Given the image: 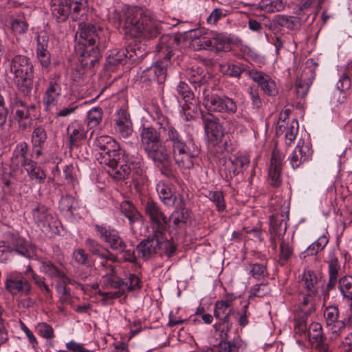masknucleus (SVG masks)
<instances>
[{"label": "nucleus", "instance_id": "obj_9", "mask_svg": "<svg viewBox=\"0 0 352 352\" xmlns=\"http://www.w3.org/2000/svg\"><path fill=\"white\" fill-rule=\"evenodd\" d=\"M32 214L35 223L45 234L52 237L60 234V222L45 206L36 207Z\"/></svg>", "mask_w": 352, "mask_h": 352}, {"label": "nucleus", "instance_id": "obj_32", "mask_svg": "<svg viewBox=\"0 0 352 352\" xmlns=\"http://www.w3.org/2000/svg\"><path fill=\"white\" fill-rule=\"evenodd\" d=\"M157 239L159 241L157 252L164 254L168 258L172 257L175 254L177 246L174 243L164 237V232H157Z\"/></svg>", "mask_w": 352, "mask_h": 352}, {"label": "nucleus", "instance_id": "obj_4", "mask_svg": "<svg viewBox=\"0 0 352 352\" xmlns=\"http://www.w3.org/2000/svg\"><path fill=\"white\" fill-rule=\"evenodd\" d=\"M182 40L181 35L167 34L163 35L160 38L162 50L166 53L162 60L157 61L155 65L144 69L140 76V80L146 85L156 82L157 84L165 81L166 69L170 65V59L173 55V49L177 48Z\"/></svg>", "mask_w": 352, "mask_h": 352}, {"label": "nucleus", "instance_id": "obj_14", "mask_svg": "<svg viewBox=\"0 0 352 352\" xmlns=\"http://www.w3.org/2000/svg\"><path fill=\"white\" fill-rule=\"evenodd\" d=\"M95 230L99 234L100 238L113 251L118 252L127 248L126 243L116 230L100 225H95Z\"/></svg>", "mask_w": 352, "mask_h": 352}, {"label": "nucleus", "instance_id": "obj_8", "mask_svg": "<svg viewBox=\"0 0 352 352\" xmlns=\"http://www.w3.org/2000/svg\"><path fill=\"white\" fill-rule=\"evenodd\" d=\"M203 104L209 111L228 116L237 111V104L232 98L206 89L203 90Z\"/></svg>", "mask_w": 352, "mask_h": 352}, {"label": "nucleus", "instance_id": "obj_52", "mask_svg": "<svg viewBox=\"0 0 352 352\" xmlns=\"http://www.w3.org/2000/svg\"><path fill=\"white\" fill-rule=\"evenodd\" d=\"M231 164H234L232 160L226 162L223 166L220 168V173L226 181L231 180L233 177L237 175L236 167L232 168Z\"/></svg>", "mask_w": 352, "mask_h": 352}, {"label": "nucleus", "instance_id": "obj_22", "mask_svg": "<svg viewBox=\"0 0 352 352\" xmlns=\"http://www.w3.org/2000/svg\"><path fill=\"white\" fill-rule=\"evenodd\" d=\"M40 269L42 272L58 280L56 285L57 291L60 294H62L60 298L62 300H64L65 299V295L66 294V281L64 272L59 270L50 262L42 263Z\"/></svg>", "mask_w": 352, "mask_h": 352}, {"label": "nucleus", "instance_id": "obj_28", "mask_svg": "<svg viewBox=\"0 0 352 352\" xmlns=\"http://www.w3.org/2000/svg\"><path fill=\"white\" fill-rule=\"evenodd\" d=\"M319 279L315 273L311 270H305L300 285L302 288V291L309 292V295H316L318 292V284Z\"/></svg>", "mask_w": 352, "mask_h": 352}, {"label": "nucleus", "instance_id": "obj_47", "mask_svg": "<svg viewBox=\"0 0 352 352\" xmlns=\"http://www.w3.org/2000/svg\"><path fill=\"white\" fill-rule=\"evenodd\" d=\"M87 124L90 128L97 126L102 120V111L100 108H93L87 113Z\"/></svg>", "mask_w": 352, "mask_h": 352}, {"label": "nucleus", "instance_id": "obj_53", "mask_svg": "<svg viewBox=\"0 0 352 352\" xmlns=\"http://www.w3.org/2000/svg\"><path fill=\"white\" fill-rule=\"evenodd\" d=\"M116 140L109 135H102L98 137L94 141V146L102 151L106 147L110 146L111 145H115Z\"/></svg>", "mask_w": 352, "mask_h": 352}, {"label": "nucleus", "instance_id": "obj_20", "mask_svg": "<svg viewBox=\"0 0 352 352\" xmlns=\"http://www.w3.org/2000/svg\"><path fill=\"white\" fill-rule=\"evenodd\" d=\"M312 153L313 151L309 144H305L304 142L301 143L300 141L288 157L292 168H298L302 164L308 162Z\"/></svg>", "mask_w": 352, "mask_h": 352}, {"label": "nucleus", "instance_id": "obj_16", "mask_svg": "<svg viewBox=\"0 0 352 352\" xmlns=\"http://www.w3.org/2000/svg\"><path fill=\"white\" fill-rule=\"evenodd\" d=\"M6 289L12 295H28L31 291L30 283L16 272L8 275L5 283Z\"/></svg>", "mask_w": 352, "mask_h": 352}, {"label": "nucleus", "instance_id": "obj_43", "mask_svg": "<svg viewBox=\"0 0 352 352\" xmlns=\"http://www.w3.org/2000/svg\"><path fill=\"white\" fill-rule=\"evenodd\" d=\"M85 245L88 250L94 256L101 258L104 256V253L107 252V248H104L97 241L91 238H87L85 240Z\"/></svg>", "mask_w": 352, "mask_h": 352}, {"label": "nucleus", "instance_id": "obj_63", "mask_svg": "<svg viewBox=\"0 0 352 352\" xmlns=\"http://www.w3.org/2000/svg\"><path fill=\"white\" fill-rule=\"evenodd\" d=\"M310 85L307 82H305L298 78L296 82V93L297 97L304 98L309 89Z\"/></svg>", "mask_w": 352, "mask_h": 352}, {"label": "nucleus", "instance_id": "obj_2", "mask_svg": "<svg viewBox=\"0 0 352 352\" xmlns=\"http://www.w3.org/2000/svg\"><path fill=\"white\" fill-rule=\"evenodd\" d=\"M111 16L118 26H122L131 37L153 39L161 33V23L147 9L132 7L122 12L115 10Z\"/></svg>", "mask_w": 352, "mask_h": 352}, {"label": "nucleus", "instance_id": "obj_46", "mask_svg": "<svg viewBox=\"0 0 352 352\" xmlns=\"http://www.w3.org/2000/svg\"><path fill=\"white\" fill-rule=\"evenodd\" d=\"M293 248L289 242L282 241L280 245L279 263L284 265L293 255Z\"/></svg>", "mask_w": 352, "mask_h": 352}, {"label": "nucleus", "instance_id": "obj_7", "mask_svg": "<svg viewBox=\"0 0 352 352\" xmlns=\"http://www.w3.org/2000/svg\"><path fill=\"white\" fill-rule=\"evenodd\" d=\"M28 145L26 142L19 143L16 146L11 158L12 166L25 167L31 179H35L39 183L43 182L46 177L45 173L41 167L37 166L36 162L28 159Z\"/></svg>", "mask_w": 352, "mask_h": 352}, {"label": "nucleus", "instance_id": "obj_36", "mask_svg": "<svg viewBox=\"0 0 352 352\" xmlns=\"http://www.w3.org/2000/svg\"><path fill=\"white\" fill-rule=\"evenodd\" d=\"M120 211L129 219L131 225L141 219V214L129 201L122 202Z\"/></svg>", "mask_w": 352, "mask_h": 352}, {"label": "nucleus", "instance_id": "obj_49", "mask_svg": "<svg viewBox=\"0 0 352 352\" xmlns=\"http://www.w3.org/2000/svg\"><path fill=\"white\" fill-rule=\"evenodd\" d=\"M318 0H302L298 4V12L297 14L300 16V18L302 19L303 14H311L312 8L316 6Z\"/></svg>", "mask_w": 352, "mask_h": 352}, {"label": "nucleus", "instance_id": "obj_42", "mask_svg": "<svg viewBox=\"0 0 352 352\" xmlns=\"http://www.w3.org/2000/svg\"><path fill=\"white\" fill-rule=\"evenodd\" d=\"M206 197L214 204L217 211L223 212L226 210V204L223 192L208 191Z\"/></svg>", "mask_w": 352, "mask_h": 352}, {"label": "nucleus", "instance_id": "obj_35", "mask_svg": "<svg viewBox=\"0 0 352 352\" xmlns=\"http://www.w3.org/2000/svg\"><path fill=\"white\" fill-rule=\"evenodd\" d=\"M179 202L174 205L175 210L171 214V217L173 219V223L176 226H179L182 223H186L190 216L189 210L185 208L184 199H182V207H179Z\"/></svg>", "mask_w": 352, "mask_h": 352}, {"label": "nucleus", "instance_id": "obj_44", "mask_svg": "<svg viewBox=\"0 0 352 352\" xmlns=\"http://www.w3.org/2000/svg\"><path fill=\"white\" fill-rule=\"evenodd\" d=\"M47 138L45 130L41 126L34 129L32 135V146H44Z\"/></svg>", "mask_w": 352, "mask_h": 352}, {"label": "nucleus", "instance_id": "obj_54", "mask_svg": "<svg viewBox=\"0 0 352 352\" xmlns=\"http://www.w3.org/2000/svg\"><path fill=\"white\" fill-rule=\"evenodd\" d=\"M298 131V123L297 120H294L290 126L286 128L285 139L286 144L290 145L291 143L296 139V135Z\"/></svg>", "mask_w": 352, "mask_h": 352}, {"label": "nucleus", "instance_id": "obj_61", "mask_svg": "<svg viewBox=\"0 0 352 352\" xmlns=\"http://www.w3.org/2000/svg\"><path fill=\"white\" fill-rule=\"evenodd\" d=\"M248 92L250 96L252 105L254 108H259L262 104V101L259 96L258 89L257 87L252 86L248 89Z\"/></svg>", "mask_w": 352, "mask_h": 352}, {"label": "nucleus", "instance_id": "obj_50", "mask_svg": "<svg viewBox=\"0 0 352 352\" xmlns=\"http://www.w3.org/2000/svg\"><path fill=\"white\" fill-rule=\"evenodd\" d=\"M177 94L185 100L186 102H190L194 98V94L185 82L180 81L177 86Z\"/></svg>", "mask_w": 352, "mask_h": 352}, {"label": "nucleus", "instance_id": "obj_57", "mask_svg": "<svg viewBox=\"0 0 352 352\" xmlns=\"http://www.w3.org/2000/svg\"><path fill=\"white\" fill-rule=\"evenodd\" d=\"M250 273L254 278L261 280L267 275L266 267L263 264H250Z\"/></svg>", "mask_w": 352, "mask_h": 352}, {"label": "nucleus", "instance_id": "obj_34", "mask_svg": "<svg viewBox=\"0 0 352 352\" xmlns=\"http://www.w3.org/2000/svg\"><path fill=\"white\" fill-rule=\"evenodd\" d=\"M186 76L189 82L194 85L196 90L197 89V87H201V85H204L207 82L204 69L199 67L196 68L193 67L188 69L186 71Z\"/></svg>", "mask_w": 352, "mask_h": 352}, {"label": "nucleus", "instance_id": "obj_26", "mask_svg": "<svg viewBox=\"0 0 352 352\" xmlns=\"http://www.w3.org/2000/svg\"><path fill=\"white\" fill-rule=\"evenodd\" d=\"M124 153V151L122 150L119 144L116 142L115 145H111V147H106L102 151H99L97 160L101 164L107 165L112 162L115 163L116 160H119Z\"/></svg>", "mask_w": 352, "mask_h": 352}, {"label": "nucleus", "instance_id": "obj_25", "mask_svg": "<svg viewBox=\"0 0 352 352\" xmlns=\"http://www.w3.org/2000/svg\"><path fill=\"white\" fill-rule=\"evenodd\" d=\"M220 340L217 349L221 352H239L243 344L240 336H236L230 339V336L224 333V330L220 333Z\"/></svg>", "mask_w": 352, "mask_h": 352}, {"label": "nucleus", "instance_id": "obj_59", "mask_svg": "<svg viewBox=\"0 0 352 352\" xmlns=\"http://www.w3.org/2000/svg\"><path fill=\"white\" fill-rule=\"evenodd\" d=\"M309 331H311V336L309 338H312L316 342L326 340L322 332V326L319 323H312Z\"/></svg>", "mask_w": 352, "mask_h": 352}, {"label": "nucleus", "instance_id": "obj_11", "mask_svg": "<svg viewBox=\"0 0 352 352\" xmlns=\"http://www.w3.org/2000/svg\"><path fill=\"white\" fill-rule=\"evenodd\" d=\"M10 107L15 114L19 127L25 130L31 123L30 111L34 109V105L28 106L16 93L10 96Z\"/></svg>", "mask_w": 352, "mask_h": 352}, {"label": "nucleus", "instance_id": "obj_37", "mask_svg": "<svg viewBox=\"0 0 352 352\" xmlns=\"http://www.w3.org/2000/svg\"><path fill=\"white\" fill-rule=\"evenodd\" d=\"M300 17L278 14L274 16V22L281 27L294 30L300 25Z\"/></svg>", "mask_w": 352, "mask_h": 352}, {"label": "nucleus", "instance_id": "obj_48", "mask_svg": "<svg viewBox=\"0 0 352 352\" xmlns=\"http://www.w3.org/2000/svg\"><path fill=\"white\" fill-rule=\"evenodd\" d=\"M169 158L168 160L163 162H154L155 164H157L158 166H161L160 167V172L161 173L164 175L165 177L172 179L175 177V172L173 170V168L172 167L171 164V156L172 151L169 148Z\"/></svg>", "mask_w": 352, "mask_h": 352}, {"label": "nucleus", "instance_id": "obj_6", "mask_svg": "<svg viewBox=\"0 0 352 352\" xmlns=\"http://www.w3.org/2000/svg\"><path fill=\"white\" fill-rule=\"evenodd\" d=\"M9 66L17 88L24 95H28L32 89L34 78L33 65L30 58L23 55H15Z\"/></svg>", "mask_w": 352, "mask_h": 352}, {"label": "nucleus", "instance_id": "obj_64", "mask_svg": "<svg viewBox=\"0 0 352 352\" xmlns=\"http://www.w3.org/2000/svg\"><path fill=\"white\" fill-rule=\"evenodd\" d=\"M247 74L251 79H252L254 82H257L259 86L263 84L264 81L269 76L264 72L257 71L256 69H251L247 71Z\"/></svg>", "mask_w": 352, "mask_h": 352}, {"label": "nucleus", "instance_id": "obj_13", "mask_svg": "<svg viewBox=\"0 0 352 352\" xmlns=\"http://www.w3.org/2000/svg\"><path fill=\"white\" fill-rule=\"evenodd\" d=\"M145 212L149 218L153 232H165L168 220L157 203L150 201L145 205Z\"/></svg>", "mask_w": 352, "mask_h": 352}, {"label": "nucleus", "instance_id": "obj_62", "mask_svg": "<svg viewBox=\"0 0 352 352\" xmlns=\"http://www.w3.org/2000/svg\"><path fill=\"white\" fill-rule=\"evenodd\" d=\"M232 162L234 164H231L232 168H234L235 166L236 170H237V175L246 168L250 164V160L246 156L235 157L232 160Z\"/></svg>", "mask_w": 352, "mask_h": 352}, {"label": "nucleus", "instance_id": "obj_15", "mask_svg": "<svg viewBox=\"0 0 352 352\" xmlns=\"http://www.w3.org/2000/svg\"><path fill=\"white\" fill-rule=\"evenodd\" d=\"M138 164V162H136L135 166ZM107 166H109V174L118 180L127 179L135 168L134 163H129V160L125 153L122 155V157H120L119 160H116L115 163L112 162Z\"/></svg>", "mask_w": 352, "mask_h": 352}, {"label": "nucleus", "instance_id": "obj_24", "mask_svg": "<svg viewBox=\"0 0 352 352\" xmlns=\"http://www.w3.org/2000/svg\"><path fill=\"white\" fill-rule=\"evenodd\" d=\"M156 190L161 201L168 207L174 206L178 202L179 206L182 207L183 198L179 195L173 193L167 184L160 182L156 186Z\"/></svg>", "mask_w": 352, "mask_h": 352}, {"label": "nucleus", "instance_id": "obj_23", "mask_svg": "<svg viewBox=\"0 0 352 352\" xmlns=\"http://www.w3.org/2000/svg\"><path fill=\"white\" fill-rule=\"evenodd\" d=\"M114 129L116 133L123 138H127L132 134V122L129 113L126 110L118 111Z\"/></svg>", "mask_w": 352, "mask_h": 352}, {"label": "nucleus", "instance_id": "obj_45", "mask_svg": "<svg viewBox=\"0 0 352 352\" xmlns=\"http://www.w3.org/2000/svg\"><path fill=\"white\" fill-rule=\"evenodd\" d=\"M295 333L302 338H307L311 336V331L307 329L306 318L300 317L295 319L294 321Z\"/></svg>", "mask_w": 352, "mask_h": 352}, {"label": "nucleus", "instance_id": "obj_5", "mask_svg": "<svg viewBox=\"0 0 352 352\" xmlns=\"http://www.w3.org/2000/svg\"><path fill=\"white\" fill-rule=\"evenodd\" d=\"M161 132L152 126L140 129L141 146L153 162H163L169 158L167 144L161 141Z\"/></svg>", "mask_w": 352, "mask_h": 352}, {"label": "nucleus", "instance_id": "obj_17", "mask_svg": "<svg viewBox=\"0 0 352 352\" xmlns=\"http://www.w3.org/2000/svg\"><path fill=\"white\" fill-rule=\"evenodd\" d=\"M284 159L283 155L277 150H274L268 172V181L270 184L278 188L282 184V162Z\"/></svg>", "mask_w": 352, "mask_h": 352}, {"label": "nucleus", "instance_id": "obj_10", "mask_svg": "<svg viewBox=\"0 0 352 352\" xmlns=\"http://www.w3.org/2000/svg\"><path fill=\"white\" fill-rule=\"evenodd\" d=\"M195 50H208L215 52H228L230 50V40L223 33L211 32L210 36L197 40L193 44Z\"/></svg>", "mask_w": 352, "mask_h": 352}, {"label": "nucleus", "instance_id": "obj_41", "mask_svg": "<svg viewBox=\"0 0 352 352\" xmlns=\"http://www.w3.org/2000/svg\"><path fill=\"white\" fill-rule=\"evenodd\" d=\"M258 7L267 12H279L284 8L285 2L283 0H261Z\"/></svg>", "mask_w": 352, "mask_h": 352}, {"label": "nucleus", "instance_id": "obj_60", "mask_svg": "<svg viewBox=\"0 0 352 352\" xmlns=\"http://www.w3.org/2000/svg\"><path fill=\"white\" fill-rule=\"evenodd\" d=\"M12 31L15 34H23L28 29V24L22 19H13L11 23Z\"/></svg>", "mask_w": 352, "mask_h": 352}, {"label": "nucleus", "instance_id": "obj_18", "mask_svg": "<svg viewBox=\"0 0 352 352\" xmlns=\"http://www.w3.org/2000/svg\"><path fill=\"white\" fill-rule=\"evenodd\" d=\"M204 130L210 141L218 142L224 135V130L218 118L210 113L202 115Z\"/></svg>", "mask_w": 352, "mask_h": 352}, {"label": "nucleus", "instance_id": "obj_19", "mask_svg": "<svg viewBox=\"0 0 352 352\" xmlns=\"http://www.w3.org/2000/svg\"><path fill=\"white\" fill-rule=\"evenodd\" d=\"M67 135H69V148L72 157H78V150L80 142L85 138V132L82 123L75 120L67 126Z\"/></svg>", "mask_w": 352, "mask_h": 352}, {"label": "nucleus", "instance_id": "obj_55", "mask_svg": "<svg viewBox=\"0 0 352 352\" xmlns=\"http://www.w3.org/2000/svg\"><path fill=\"white\" fill-rule=\"evenodd\" d=\"M340 270V265L338 258L334 254L330 255L329 261H328L329 277L338 278Z\"/></svg>", "mask_w": 352, "mask_h": 352}, {"label": "nucleus", "instance_id": "obj_40", "mask_svg": "<svg viewBox=\"0 0 352 352\" xmlns=\"http://www.w3.org/2000/svg\"><path fill=\"white\" fill-rule=\"evenodd\" d=\"M338 289L343 298L352 305V276H344L339 279Z\"/></svg>", "mask_w": 352, "mask_h": 352}, {"label": "nucleus", "instance_id": "obj_39", "mask_svg": "<svg viewBox=\"0 0 352 352\" xmlns=\"http://www.w3.org/2000/svg\"><path fill=\"white\" fill-rule=\"evenodd\" d=\"M65 7L66 0H52V15L58 23H63L66 21Z\"/></svg>", "mask_w": 352, "mask_h": 352}, {"label": "nucleus", "instance_id": "obj_27", "mask_svg": "<svg viewBox=\"0 0 352 352\" xmlns=\"http://www.w3.org/2000/svg\"><path fill=\"white\" fill-rule=\"evenodd\" d=\"M133 54L138 56L135 52H133L132 49H131V51L128 49H115L111 51L107 57L106 65L116 66L120 64H124L127 58L133 60H135Z\"/></svg>", "mask_w": 352, "mask_h": 352}, {"label": "nucleus", "instance_id": "obj_1", "mask_svg": "<svg viewBox=\"0 0 352 352\" xmlns=\"http://www.w3.org/2000/svg\"><path fill=\"white\" fill-rule=\"evenodd\" d=\"M154 120L162 133L164 143L172 151L173 159L180 169L190 170L200 153V148L191 135L186 138L175 127L169 118L160 110L155 111Z\"/></svg>", "mask_w": 352, "mask_h": 352}, {"label": "nucleus", "instance_id": "obj_38", "mask_svg": "<svg viewBox=\"0 0 352 352\" xmlns=\"http://www.w3.org/2000/svg\"><path fill=\"white\" fill-rule=\"evenodd\" d=\"M232 306L221 300H218L214 305V316L223 322L230 320V316L232 311Z\"/></svg>", "mask_w": 352, "mask_h": 352}, {"label": "nucleus", "instance_id": "obj_58", "mask_svg": "<svg viewBox=\"0 0 352 352\" xmlns=\"http://www.w3.org/2000/svg\"><path fill=\"white\" fill-rule=\"evenodd\" d=\"M73 258L80 265L86 266L91 265L88 254L85 252V250L82 248H79L74 252Z\"/></svg>", "mask_w": 352, "mask_h": 352}, {"label": "nucleus", "instance_id": "obj_29", "mask_svg": "<svg viewBox=\"0 0 352 352\" xmlns=\"http://www.w3.org/2000/svg\"><path fill=\"white\" fill-rule=\"evenodd\" d=\"M10 248L12 253L25 258H31L34 255V247L29 241L21 237L14 239Z\"/></svg>", "mask_w": 352, "mask_h": 352}, {"label": "nucleus", "instance_id": "obj_21", "mask_svg": "<svg viewBox=\"0 0 352 352\" xmlns=\"http://www.w3.org/2000/svg\"><path fill=\"white\" fill-rule=\"evenodd\" d=\"M158 245L157 232H153V234L149 235L137 245L138 256L144 260H148L157 253Z\"/></svg>", "mask_w": 352, "mask_h": 352}, {"label": "nucleus", "instance_id": "obj_51", "mask_svg": "<svg viewBox=\"0 0 352 352\" xmlns=\"http://www.w3.org/2000/svg\"><path fill=\"white\" fill-rule=\"evenodd\" d=\"M79 170L73 164L67 166V186L69 185L76 193V188L78 186V173Z\"/></svg>", "mask_w": 352, "mask_h": 352}, {"label": "nucleus", "instance_id": "obj_56", "mask_svg": "<svg viewBox=\"0 0 352 352\" xmlns=\"http://www.w3.org/2000/svg\"><path fill=\"white\" fill-rule=\"evenodd\" d=\"M260 87L265 94L270 96H275L278 94L276 83L270 76H268L263 84Z\"/></svg>", "mask_w": 352, "mask_h": 352}, {"label": "nucleus", "instance_id": "obj_33", "mask_svg": "<svg viewBox=\"0 0 352 352\" xmlns=\"http://www.w3.org/2000/svg\"><path fill=\"white\" fill-rule=\"evenodd\" d=\"M60 93V87L56 82H51L49 87L47 88L43 99L45 109L50 111L52 107L55 105L57 102Z\"/></svg>", "mask_w": 352, "mask_h": 352}, {"label": "nucleus", "instance_id": "obj_3", "mask_svg": "<svg viewBox=\"0 0 352 352\" xmlns=\"http://www.w3.org/2000/svg\"><path fill=\"white\" fill-rule=\"evenodd\" d=\"M80 32L76 33L74 51L85 67H92L101 56L98 46L102 43L103 30L92 24L79 23Z\"/></svg>", "mask_w": 352, "mask_h": 352}, {"label": "nucleus", "instance_id": "obj_31", "mask_svg": "<svg viewBox=\"0 0 352 352\" xmlns=\"http://www.w3.org/2000/svg\"><path fill=\"white\" fill-rule=\"evenodd\" d=\"M324 318L327 326H333V331L340 329L344 324L338 320L339 311L336 307L329 306L324 310Z\"/></svg>", "mask_w": 352, "mask_h": 352}, {"label": "nucleus", "instance_id": "obj_30", "mask_svg": "<svg viewBox=\"0 0 352 352\" xmlns=\"http://www.w3.org/2000/svg\"><path fill=\"white\" fill-rule=\"evenodd\" d=\"M100 284L105 289H120L124 282L116 274V267H111V271L106 272L101 277Z\"/></svg>", "mask_w": 352, "mask_h": 352}, {"label": "nucleus", "instance_id": "obj_12", "mask_svg": "<svg viewBox=\"0 0 352 352\" xmlns=\"http://www.w3.org/2000/svg\"><path fill=\"white\" fill-rule=\"evenodd\" d=\"M283 213L272 214L270 217V242L273 250L277 248L276 240L283 239L287 230V220L289 219V211Z\"/></svg>", "mask_w": 352, "mask_h": 352}]
</instances>
